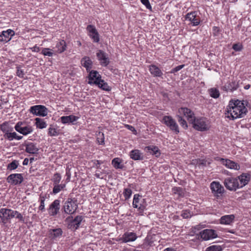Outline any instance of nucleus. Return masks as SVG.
<instances>
[{"label": "nucleus", "instance_id": "58", "mask_svg": "<svg viewBox=\"0 0 251 251\" xmlns=\"http://www.w3.org/2000/svg\"><path fill=\"white\" fill-rule=\"evenodd\" d=\"M199 165H205L206 161L204 160H199L197 162Z\"/></svg>", "mask_w": 251, "mask_h": 251}, {"label": "nucleus", "instance_id": "39", "mask_svg": "<svg viewBox=\"0 0 251 251\" xmlns=\"http://www.w3.org/2000/svg\"><path fill=\"white\" fill-rule=\"evenodd\" d=\"M50 232L52 237H57L61 235L62 230L60 228H57L50 229Z\"/></svg>", "mask_w": 251, "mask_h": 251}, {"label": "nucleus", "instance_id": "60", "mask_svg": "<svg viewBox=\"0 0 251 251\" xmlns=\"http://www.w3.org/2000/svg\"><path fill=\"white\" fill-rule=\"evenodd\" d=\"M53 54V52L51 51V50L48 49V56H50Z\"/></svg>", "mask_w": 251, "mask_h": 251}, {"label": "nucleus", "instance_id": "4", "mask_svg": "<svg viewBox=\"0 0 251 251\" xmlns=\"http://www.w3.org/2000/svg\"><path fill=\"white\" fill-rule=\"evenodd\" d=\"M224 184L226 188L230 191H236L239 188L238 178L237 177H228L225 178Z\"/></svg>", "mask_w": 251, "mask_h": 251}, {"label": "nucleus", "instance_id": "1", "mask_svg": "<svg viewBox=\"0 0 251 251\" xmlns=\"http://www.w3.org/2000/svg\"><path fill=\"white\" fill-rule=\"evenodd\" d=\"M247 109L243 101L239 100H231L226 106V117L234 120L244 117L247 113Z\"/></svg>", "mask_w": 251, "mask_h": 251}, {"label": "nucleus", "instance_id": "33", "mask_svg": "<svg viewBox=\"0 0 251 251\" xmlns=\"http://www.w3.org/2000/svg\"><path fill=\"white\" fill-rule=\"evenodd\" d=\"M174 194H176L178 197H183L184 196V191L183 188L179 187H175L172 189Z\"/></svg>", "mask_w": 251, "mask_h": 251}, {"label": "nucleus", "instance_id": "13", "mask_svg": "<svg viewBox=\"0 0 251 251\" xmlns=\"http://www.w3.org/2000/svg\"><path fill=\"white\" fill-rule=\"evenodd\" d=\"M15 31L11 29L2 31L0 34V42L6 43L10 41L15 35Z\"/></svg>", "mask_w": 251, "mask_h": 251}, {"label": "nucleus", "instance_id": "25", "mask_svg": "<svg viewBox=\"0 0 251 251\" xmlns=\"http://www.w3.org/2000/svg\"><path fill=\"white\" fill-rule=\"evenodd\" d=\"M92 64V61L89 57L84 56L81 59V65L86 68L87 72H89L91 70Z\"/></svg>", "mask_w": 251, "mask_h": 251}, {"label": "nucleus", "instance_id": "34", "mask_svg": "<svg viewBox=\"0 0 251 251\" xmlns=\"http://www.w3.org/2000/svg\"><path fill=\"white\" fill-rule=\"evenodd\" d=\"M96 85H98V86L101 89L106 90V91H110V87L108 85L107 83L105 82L103 80L101 79L99 81Z\"/></svg>", "mask_w": 251, "mask_h": 251}, {"label": "nucleus", "instance_id": "48", "mask_svg": "<svg viewBox=\"0 0 251 251\" xmlns=\"http://www.w3.org/2000/svg\"><path fill=\"white\" fill-rule=\"evenodd\" d=\"M95 176L98 178L104 179L106 176V175L104 172L100 171H97Z\"/></svg>", "mask_w": 251, "mask_h": 251}, {"label": "nucleus", "instance_id": "55", "mask_svg": "<svg viewBox=\"0 0 251 251\" xmlns=\"http://www.w3.org/2000/svg\"><path fill=\"white\" fill-rule=\"evenodd\" d=\"M126 127L129 130L132 131H135L136 132V130L135 129V128L132 126H130V125H126Z\"/></svg>", "mask_w": 251, "mask_h": 251}, {"label": "nucleus", "instance_id": "26", "mask_svg": "<svg viewBox=\"0 0 251 251\" xmlns=\"http://www.w3.org/2000/svg\"><path fill=\"white\" fill-rule=\"evenodd\" d=\"M151 74L155 77H161L163 73L161 70L155 65H151L149 67Z\"/></svg>", "mask_w": 251, "mask_h": 251}, {"label": "nucleus", "instance_id": "32", "mask_svg": "<svg viewBox=\"0 0 251 251\" xmlns=\"http://www.w3.org/2000/svg\"><path fill=\"white\" fill-rule=\"evenodd\" d=\"M121 160L119 158H115L112 161V164L116 169H123L124 165L121 164Z\"/></svg>", "mask_w": 251, "mask_h": 251}, {"label": "nucleus", "instance_id": "20", "mask_svg": "<svg viewBox=\"0 0 251 251\" xmlns=\"http://www.w3.org/2000/svg\"><path fill=\"white\" fill-rule=\"evenodd\" d=\"M210 188L212 193L217 196H218L219 194H222L224 190V187L219 182L216 181H213L210 184Z\"/></svg>", "mask_w": 251, "mask_h": 251}, {"label": "nucleus", "instance_id": "22", "mask_svg": "<svg viewBox=\"0 0 251 251\" xmlns=\"http://www.w3.org/2000/svg\"><path fill=\"white\" fill-rule=\"evenodd\" d=\"M14 211L11 209L2 208L0 210V217H2L3 220L11 219L15 217Z\"/></svg>", "mask_w": 251, "mask_h": 251}, {"label": "nucleus", "instance_id": "43", "mask_svg": "<svg viewBox=\"0 0 251 251\" xmlns=\"http://www.w3.org/2000/svg\"><path fill=\"white\" fill-rule=\"evenodd\" d=\"M210 95L212 98H217L219 97L220 93L217 89L212 88L210 90Z\"/></svg>", "mask_w": 251, "mask_h": 251}, {"label": "nucleus", "instance_id": "9", "mask_svg": "<svg viewBox=\"0 0 251 251\" xmlns=\"http://www.w3.org/2000/svg\"><path fill=\"white\" fill-rule=\"evenodd\" d=\"M137 238L136 234L133 232H126L117 239V241L121 243H126L128 242H133Z\"/></svg>", "mask_w": 251, "mask_h": 251}, {"label": "nucleus", "instance_id": "18", "mask_svg": "<svg viewBox=\"0 0 251 251\" xmlns=\"http://www.w3.org/2000/svg\"><path fill=\"white\" fill-rule=\"evenodd\" d=\"M239 188H242L247 185L251 179V175L248 173H243L237 177Z\"/></svg>", "mask_w": 251, "mask_h": 251}, {"label": "nucleus", "instance_id": "24", "mask_svg": "<svg viewBox=\"0 0 251 251\" xmlns=\"http://www.w3.org/2000/svg\"><path fill=\"white\" fill-rule=\"evenodd\" d=\"M67 45L64 40H61L56 43L55 47L54 48V51L56 53H61L66 50Z\"/></svg>", "mask_w": 251, "mask_h": 251}, {"label": "nucleus", "instance_id": "27", "mask_svg": "<svg viewBox=\"0 0 251 251\" xmlns=\"http://www.w3.org/2000/svg\"><path fill=\"white\" fill-rule=\"evenodd\" d=\"M224 90L226 91L236 90L238 88V84L235 81L231 79L229 80L227 83L223 86Z\"/></svg>", "mask_w": 251, "mask_h": 251}, {"label": "nucleus", "instance_id": "8", "mask_svg": "<svg viewBox=\"0 0 251 251\" xmlns=\"http://www.w3.org/2000/svg\"><path fill=\"white\" fill-rule=\"evenodd\" d=\"M6 180L11 185H17L22 183L24 177L22 174H12L7 177Z\"/></svg>", "mask_w": 251, "mask_h": 251}, {"label": "nucleus", "instance_id": "14", "mask_svg": "<svg viewBox=\"0 0 251 251\" xmlns=\"http://www.w3.org/2000/svg\"><path fill=\"white\" fill-rule=\"evenodd\" d=\"M88 32V35L95 43H98L100 41L99 34L97 31L95 26L92 25H89L86 28Z\"/></svg>", "mask_w": 251, "mask_h": 251}, {"label": "nucleus", "instance_id": "3", "mask_svg": "<svg viewBox=\"0 0 251 251\" xmlns=\"http://www.w3.org/2000/svg\"><path fill=\"white\" fill-rule=\"evenodd\" d=\"M132 205L133 207L138 209L139 213L142 215L146 208L147 203L145 199L142 198L139 194H135L134 196Z\"/></svg>", "mask_w": 251, "mask_h": 251}, {"label": "nucleus", "instance_id": "28", "mask_svg": "<svg viewBox=\"0 0 251 251\" xmlns=\"http://www.w3.org/2000/svg\"><path fill=\"white\" fill-rule=\"evenodd\" d=\"M78 119V117L73 115L62 116L60 118L61 122L64 124L73 123L76 121Z\"/></svg>", "mask_w": 251, "mask_h": 251}, {"label": "nucleus", "instance_id": "19", "mask_svg": "<svg viewBox=\"0 0 251 251\" xmlns=\"http://www.w3.org/2000/svg\"><path fill=\"white\" fill-rule=\"evenodd\" d=\"M185 19L190 21L193 26H197L200 23V19L197 16L196 11L187 13L185 16Z\"/></svg>", "mask_w": 251, "mask_h": 251}, {"label": "nucleus", "instance_id": "41", "mask_svg": "<svg viewBox=\"0 0 251 251\" xmlns=\"http://www.w3.org/2000/svg\"><path fill=\"white\" fill-rule=\"evenodd\" d=\"M1 129L2 131L4 133V134H6V133L9 132L10 131H13V128L9 127L7 124L4 123L1 126Z\"/></svg>", "mask_w": 251, "mask_h": 251}, {"label": "nucleus", "instance_id": "12", "mask_svg": "<svg viewBox=\"0 0 251 251\" xmlns=\"http://www.w3.org/2000/svg\"><path fill=\"white\" fill-rule=\"evenodd\" d=\"M216 159L220 161L222 164L228 169L234 170H239L240 169V166L238 164L229 159L219 157H216Z\"/></svg>", "mask_w": 251, "mask_h": 251}, {"label": "nucleus", "instance_id": "30", "mask_svg": "<svg viewBox=\"0 0 251 251\" xmlns=\"http://www.w3.org/2000/svg\"><path fill=\"white\" fill-rule=\"evenodd\" d=\"M145 150L147 152H149L153 155H155L156 157L159 156L160 154L158 148L156 146H148L146 147Z\"/></svg>", "mask_w": 251, "mask_h": 251}, {"label": "nucleus", "instance_id": "54", "mask_svg": "<svg viewBox=\"0 0 251 251\" xmlns=\"http://www.w3.org/2000/svg\"><path fill=\"white\" fill-rule=\"evenodd\" d=\"M141 1L147 8L149 9H151V6L149 0H141Z\"/></svg>", "mask_w": 251, "mask_h": 251}, {"label": "nucleus", "instance_id": "38", "mask_svg": "<svg viewBox=\"0 0 251 251\" xmlns=\"http://www.w3.org/2000/svg\"><path fill=\"white\" fill-rule=\"evenodd\" d=\"M178 113L179 115H177L178 122L183 128H186L188 126L186 121L181 116L182 114H180L179 112Z\"/></svg>", "mask_w": 251, "mask_h": 251}, {"label": "nucleus", "instance_id": "11", "mask_svg": "<svg viewBox=\"0 0 251 251\" xmlns=\"http://www.w3.org/2000/svg\"><path fill=\"white\" fill-rule=\"evenodd\" d=\"M47 108L42 105H36L30 107L29 111L33 115L39 116H45L46 115Z\"/></svg>", "mask_w": 251, "mask_h": 251}, {"label": "nucleus", "instance_id": "46", "mask_svg": "<svg viewBox=\"0 0 251 251\" xmlns=\"http://www.w3.org/2000/svg\"><path fill=\"white\" fill-rule=\"evenodd\" d=\"M97 141L99 144H102L104 142V134L100 132H99L97 134Z\"/></svg>", "mask_w": 251, "mask_h": 251}, {"label": "nucleus", "instance_id": "37", "mask_svg": "<svg viewBox=\"0 0 251 251\" xmlns=\"http://www.w3.org/2000/svg\"><path fill=\"white\" fill-rule=\"evenodd\" d=\"M19 165L18 161L14 160L8 165L7 169L10 171L15 170L17 168Z\"/></svg>", "mask_w": 251, "mask_h": 251}, {"label": "nucleus", "instance_id": "56", "mask_svg": "<svg viewBox=\"0 0 251 251\" xmlns=\"http://www.w3.org/2000/svg\"><path fill=\"white\" fill-rule=\"evenodd\" d=\"M102 163V162L100 160H95L94 164H95L96 167L97 168H99L100 165Z\"/></svg>", "mask_w": 251, "mask_h": 251}, {"label": "nucleus", "instance_id": "29", "mask_svg": "<svg viewBox=\"0 0 251 251\" xmlns=\"http://www.w3.org/2000/svg\"><path fill=\"white\" fill-rule=\"evenodd\" d=\"M25 151L30 154H35L38 152V149L34 143H30L25 145Z\"/></svg>", "mask_w": 251, "mask_h": 251}, {"label": "nucleus", "instance_id": "35", "mask_svg": "<svg viewBox=\"0 0 251 251\" xmlns=\"http://www.w3.org/2000/svg\"><path fill=\"white\" fill-rule=\"evenodd\" d=\"M35 124L37 127L42 129L46 127V123L43 119L39 118H36L35 119Z\"/></svg>", "mask_w": 251, "mask_h": 251}, {"label": "nucleus", "instance_id": "45", "mask_svg": "<svg viewBox=\"0 0 251 251\" xmlns=\"http://www.w3.org/2000/svg\"><path fill=\"white\" fill-rule=\"evenodd\" d=\"M61 177L59 174L56 173L51 178L52 181L54 182V184H58L61 180Z\"/></svg>", "mask_w": 251, "mask_h": 251}, {"label": "nucleus", "instance_id": "51", "mask_svg": "<svg viewBox=\"0 0 251 251\" xmlns=\"http://www.w3.org/2000/svg\"><path fill=\"white\" fill-rule=\"evenodd\" d=\"M48 132L51 136H55L58 134V131L56 129L51 127L49 129Z\"/></svg>", "mask_w": 251, "mask_h": 251}, {"label": "nucleus", "instance_id": "6", "mask_svg": "<svg viewBox=\"0 0 251 251\" xmlns=\"http://www.w3.org/2000/svg\"><path fill=\"white\" fill-rule=\"evenodd\" d=\"M82 220V216H77L74 219L72 217H69L67 218L68 222V227L72 230H76L79 227Z\"/></svg>", "mask_w": 251, "mask_h": 251}, {"label": "nucleus", "instance_id": "40", "mask_svg": "<svg viewBox=\"0 0 251 251\" xmlns=\"http://www.w3.org/2000/svg\"><path fill=\"white\" fill-rule=\"evenodd\" d=\"M17 133L15 132L10 131L4 134V136L5 138L8 139L9 141H12L16 139Z\"/></svg>", "mask_w": 251, "mask_h": 251}, {"label": "nucleus", "instance_id": "16", "mask_svg": "<svg viewBox=\"0 0 251 251\" xmlns=\"http://www.w3.org/2000/svg\"><path fill=\"white\" fill-rule=\"evenodd\" d=\"M60 208V201L55 200L48 208V213L50 216H55L59 213Z\"/></svg>", "mask_w": 251, "mask_h": 251}, {"label": "nucleus", "instance_id": "7", "mask_svg": "<svg viewBox=\"0 0 251 251\" xmlns=\"http://www.w3.org/2000/svg\"><path fill=\"white\" fill-rule=\"evenodd\" d=\"M163 122L171 130L176 133L179 132L178 126L175 120L171 116H164L163 118Z\"/></svg>", "mask_w": 251, "mask_h": 251}, {"label": "nucleus", "instance_id": "2", "mask_svg": "<svg viewBox=\"0 0 251 251\" xmlns=\"http://www.w3.org/2000/svg\"><path fill=\"white\" fill-rule=\"evenodd\" d=\"M180 114H183L189 122L193 124L194 127L200 131H204L208 129L207 125L203 119L196 120L194 112L187 107H181L178 109Z\"/></svg>", "mask_w": 251, "mask_h": 251}, {"label": "nucleus", "instance_id": "61", "mask_svg": "<svg viewBox=\"0 0 251 251\" xmlns=\"http://www.w3.org/2000/svg\"><path fill=\"white\" fill-rule=\"evenodd\" d=\"M42 52L45 55H47V49H44L42 50Z\"/></svg>", "mask_w": 251, "mask_h": 251}, {"label": "nucleus", "instance_id": "10", "mask_svg": "<svg viewBox=\"0 0 251 251\" xmlns=\"http://www.w3.org/2000/svg\"><path fill=\"white\" fill-rule=\"evenodd\" d=\"M77 207L75 202L72 199H69L64 205V209L66 213L72 214L75 212Z\"/></svg>", "mask_w": 251, "mask_h": 251}, {"label": "nucleus", "instance_id": "49", "mask_svg": "<svg viewBox=\"0 0 251 251\" xmlns=\"http://www.w3.org/2000/svg\"><path fill=\"white\" fill-rule=\"evenodd\" d=\"M181 216L183 218H188L191 217V214L189 211L183 210L182 212Z\"/></svg>", "mask_w": 251, "mask_h": 251}, {"label": "nucleus", "instance_id": "15", "mask_svg": "<svg viewBox=\"0 0 251 251\" xmlns=\"http://www.w3.org/2000/svg\"><path fill=\"white\" fill-rule=\"evenodd\" d=\"M201 238L205 241L215 238L217 237L216 231L213 229H206L200 232Z\"/></svg>", "mask_w": 251, "mask_h": 251}, {"label": "nucleus", "instance_id": "5", "mask_svg": "<svg viewBox=\"0 0 251 251\" xmlns=\"http://www.w3.org/2000/svg\"><path fill=\"white\" fill-rule=\"evenodd\" d=\"M15 130L24 135H27L33 132V128L22 122H18L15 126Z\"/></svg>", "mask_w": 251, "mask_h": 251}, {"label": "nucleus", "instance_id": "36", "mask_svg": "<svg viewBox=\"0 0 251 251\" xmlns=\"http://www.w3.org/2000/svg\"><path fill=\"white\" fill-rule=\"evenodd\" d=\"M54 187L53 188L52 193L54 194H57L59 193L62 189H63L65 187V184H54Z\"/></svg>", "mask_w": 251, "mask_h": 251}, {"label": "nucleus", "instance_id": "50", "mask_svg": "<svg viewBox=\"0 0 251 251\" xmlns=\"http://www.w3.org/2000/svg\"><path fill=\"white\" fill-rule=\"evenodd\" d=\"M14 215H15V217L21 221L24 222V218L21 213H19L17 211H14Z\"/></svg>", "mask_w": 251, "mask_h": 251}, {"label": "nucleus", "instance_id": "52", "mask_svg": "<svg viewBox=\"0 0 251 251\" xmlns=\"http://www.w3.org/2000/svg\"><path fill=\"white\" fill-rule=\"evenodd\" d=\"M184 67V65H181L177 66L175 68H174V69H173L171 71L170 73L172 74H174V73L179 71V70H180Z\"/></svg>", "mask_w": 251, "mask_h": 251}, {"label": "nucleus", "instance_id": "59", "mask_svg": "<svg viewBox=\"0 0 251 251\" xmlns=\"http://www.w3.org/2000/svg\"><path fill=\"white\" fill-rule=\"evenodd\" d=\"M28 162H29V159L28 158H25L24 160V161L23 162V164L24 165H26L28 164Z\"/></svg>", "mask_w": 251, "mask_h": 251}, {"label": "nucleus", "instance_id": "31", "mask_svg": "<svg viewBox=\"0 0 251 251\" xmlns=\"http://www.w3.org/2000/svg\"><path fill=\"white\" fill-rule=\"evenodd\" d=\"M130 156L131 158L134 160L143 159V156L140 151L138 150H134L130 151Z\"/></svg>", "mask_w": 251, "mask_h": 251}, {"label": "nucleus", "instance_id": "44", "mask_svg": "<svg viewBox=\"0 0 251 251\" xmlns=\"http://www.w3.org/2000/svg\"><path fill=\"white\" fill-rule=\"evenodd\" d=\"M124 196L125 198V200H128L132 194V191L130 188H125L124 191Z\"/></svg>", "mask_w": 251, "mask_h": 251}, {"label": "nucleus", "instance_id": "42", "mask_svg": "<svg viewBox=\"0 0 251 251\" xmlns=\"http://www.w3.org/2000/svg\"><path fill=\"white\" fill-rule=\"evenodd\" d=\"M222 248L219 245H213L207 248L206 251H222Z\"/></svg>", "mask_w": 251, "mask_h": 251}, {"label": "nucleus", "instance_id": "21", "mask_svg": "<svg viewBox=\"0 0 251 251\" xmlns=\"http://www.w3.org/2000/svg\"><path fill=\"white\" fill-rule=\"evenodd\" d=\"M89 72L88 83L96 84L101 79V75L97 71L90 70Z\"/></svg>", "mask_w": 251, "mask_h": 251}, {"label": "nucleus", "instance_id": "17", "mask_svg": "<svg viewBox=\"0 0 251 251\" xmlns=\"http://www.w3.org/2000/svg\"><path fill=\"white\" fill-rule=\"evenodd\" d=\"M96 55L101 66H107L109 64V59L105 52L100 50H98Z\"/></svg>", "mask_w": 251, "mask_h": 251}, {"label": "nucleus", "instance_id": "47", "mask_svg": "<svg viewBox=\"0 0 251 251\" xmlns=\"http://www.w3.org/2000/svg\"><path fill=\"white\" fill-rule=\"evenodd\" d=\"M16 69H17V72H16L17 75L20 78H23L25 75L24 70L22 69L19 66L17 67Z\"/></svg>", "mask_w": 251, "mask_h": 251}, {"label": "nucleus", "instance_id": "64", "mask_svg": "<svg viewBox=\"0 0 251 251\" xmlns=\"http://www.w3.org/2000/svg\"><path fill=\"white\" fill-rule=\"evenodd\" d=\"M250 85H246L245 86L244 88H245V89H248L250 88Z\"/></svg>", "mask_w": 251, "mask_h": 251}, {"label": "nucleus", "instance_id": "63", "mask_svg": "<svg viewBox=\"0 0 251 251\" xmlns=\"http://www.w3.org/2000/svg\"><path fill=\"white\" fill-rule=\"evenodd\" d=\"M165 251H174L173 249L171 248H167L165 250Z\"/></svg>", "mask_w": 251, "mask_h": 251}, {"label": "nucleus", "instance_id": "53", "mask_svg": "<svg viewBox=\"0 0 251 251\" xmlns=\"http://www.w3.org/2000/svg\"><path fill=\"white\" fill-rule=\"evenodd\" d=\"M242 48V45L240 44H235L232 46V49L235 51H240Z\"/></svg>", "mask_w": 251, "mask_h": 251}, {"label": "nucleus", "instance_id": "23", "mask_svg": "<svg viewBox=\"0 0 251 251\" xmlns=\"http://www.w3.org/2000/svg\"><path fill=\"white\" fill-rule=\"evenodd\" d=\"M235 216L233 214L223 216L220 219L222 225H231L234 221Z\"/></svg>", "mask_w": 251, "mask_h": 251}, {"label": "nucleus", "instance_id": "57", "mask_svg": "<svg viewBox=\"0 0 251 251\" xmlns=\"http://www.w3.org/2000/svg\"><path fill=\"white\" fill-rule=\"evenodd\" d=\"M44 200H42L41 201V204L39 206V209L42 210L43 209H44Z\"/></svg>", "mask_w": 251, "mask_h": 251}, {"label": "nucleus", "instance_id": "62", "mask_svg": "<svg viewBox=\"0 0 251 251\" xmlns=\"http://www.w3.org/2000/svg\"><path fill=\"white\" fill-rule=\"evenodd\" d=\"M23 138V136H18L17 134L16 135V139L17 140H21Z\"/></svg>", "mask_w": 251, "mask_h": 251}]
</instances>
